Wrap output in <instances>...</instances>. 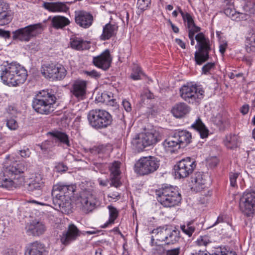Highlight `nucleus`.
<instances>
[{"instance_id":"nucleus-1","label":"nucleus","mask_w":255,"mask_h":255,"mask_svg":"<svg viewBox=\"0 0 255 255\" xmlns=\"http://www.w3.org/2000/svg\"><path fill=\"white\" fill-rule=\"evenodd\" d=\"M26 167L22 163L11 161L9 156L3 164L2 174L0 175V187L7 189L16 187L23 182L20 175Z\"/></svg>"},{"instance_id":"nucleus-2","label":"nucleus","mask_w":255,"mask_h":255,"mask_svg":"<svg viewBox=\"0 0 255 255\" xmlns=\"http://www.w3.org/2000/svg\"><path fill=\"white\" fill-rule=\"evenodd\" d=\"M0 72L3 83L9 86H16L24 83L27 77L26 69L13 62L2 65Z\"/></svg>"},{"instance_id":"nucleus-3","label":"nucleus","mask_w":255,"mask_h":255,"mask_svg":"<svg viewBox=\"0 0 255 255\" xmlns=\"http://www.w3.org/2000/svg\"><path fill=\"white\" fill-rule=\"evenodd\" d=\"M55 95L47 91L39 92L32 100V108L37 113L42 115H49L54 110L56 103Z\"/></svg>"},{"instance_id":"nucleus-4","label":"nucleus","mask_w":255,"mask_h":255,"mask_svg":"<svg viewBox=\"0 0 255 255\" xmlns=\"http://www.w3.org/2000/svg\"><path fill=\"white\" fill-rule=\"evenodd\" d=\"M158 201L164 207H173L178 206L182 198L176 188L172 186H165L156 191Z\"/></svg>"},{"instance_id":"nucleus-5","label":"nucleus","mask_w":255,"mask_h":255,"mask_svg":"<svg viewBox=\"0 0 255 255\" xmlns=\"http://www.w3.org/2000/svg\"><path fill=\"white\" fill-rule=\"evenodd\" d=\"M87 118L90 126L96 129L106 128L113 122L112 117L109 112L99 109L89 111Z\"/></svg>"},{"instance_id":"nucleus-6","label":"nucleus","mask_w":255,"mask_h":255,"mask_svg":"<svg viewBox=\"0 0 255 255\" xmlns=\"http://www.w3.org/2000/svg\"><path fill=\"white\" fill-rule=\"evenodd\" d=\"M161 139V136L160 133L154 130L136 135L132 139L131 144L135 150L140 152L146 147L155 144Z\"/></svg>"},{"instance_id":"nucleus-7","label":"nucleus","mask_w":255,"mask_h":255,"mask_svg":"<svg viewBox=\"0 0 255 255\" xmlns=\"http://www.w3.org/2000/svg\"><path fill=\"white\" fill-rule=\"evenodd\" d=\"M160 165V160L154 156L140 158L135 164L134 170L140 175H148L157 170Z\"/></svg>"},{"instance_id":"nucleus-8","label":"nucleus","mask_w":255,"mask_h":255,"mask_svg":"<svg viewBox=\"0 0 255 255\" xmlns=\"http://www.w3.org/2000/svg\"><path fill=\"white\" fill-rule=\"evenodd\" d=\"M198 43V50L195 53V60L198 65H201L209 58V51L211 50L210 41L205 35L200 32L195 36Z\"/></svg>"},{"instance_id":"nucleus-9","label":"nucleus","mask_w":255,"mask_h":255,"mask_svg":"<svg viewBox=\"0 0 255 255\" xmlns=\"http://www.w3.org/2000/svg\"><path fill=\"white\" fill-rule=\"evenodd\" d=\"M42 31V27L41 23L29 25L13 31L12 39L22 42H28L40 34Z\"/></svg>"},{"instance_id":"nucleus-10","label":"nucleus","mask_w":255,"mask_h":255,"mask_svg":"<svg viewBox=\"0 0 255 255\" xmlns=\"http://www.w3.org/2000/svg\"><path fill=\"white\" fill-rule=\"evenodd\" d=\"M239 208L247 217H253L255 213V191H246L240 198Z\"/></svg>"},{"instance_id":"nucleus-11","label":"nucleus","mask_w":255,"mask_h":255,"mask_svg":"<svg viewBox=\"0 0 255 255\" xmlns=\"http://www.w3.org/2000/svg\"><path fill=\"white\" fill-rule=\"evenodd\" d=\"M41 72L46 78L52 80L63 79L67 71L64 66L60 64L49 63L42 66Z\"/></svg>"},{"instance_id":"nucleus-12","label":"nucleus","mask_w":255,"mask_h":255,"mask_svg":"<svg viewBox=\"0 0 255 255\" xmlns=\"http://www.w3.org/2000/svg\"><path fill=\"white\" fill-rule=\"evenodd\" d=\"M180 96L189 103L199 102L203 98L204 91L195 85H183L180 89Z\"/></svg>"},{"instance_id":"nucleus-13","label":"nucleus","mask_w":255,"mask_h":255,"mask_svg":"<svg viewBox=\"0 0 255 255\" xmlns=\"http://www.w3.org/2000/svg\"><path fill=\"white\" fill-rule=\"evenodd\" d=\"M196 166L195 161L186 157L178 162L174 166L175 174L179 178H184L192 174Z\"/></svg>"},{"instance_id":"nucleus-14","label":"nucleus","mask_w":255,"mask_h":255,"mask_svg":"<svg viewBox=\"0 0 255 255\" xmlns=\"http://www.w3.org/2000/svg\"><path fill=\"white\" fill-rule=\"evenodd\" d=\"M51 194L54 205L62 213L69 214L71 210V198L62 192L55 190L53 188Z\"/></svg>"},{"instance_id":"nucleus-15","label":"nucleus","mask_w":255,"mask_h":255,"mask_svg":"<svg viewBox=\"0 0 255 255\" xmlns=\"http://www.w3.org/2000/svg\"><path fill=\"white\" fill-rule=\"evenodd\" d=\"M98 202L96 198L89 191H83L77 200V204L85 213L93 211Z\"/></svg>"},{"instance_id":"nucleus-16","label":"nucleus","mask_w":255,"mask_h":255,"mask_svg":"<svg viewBox=\"0 0 255 255\" xmlns=\"http://www.w3.org/2000/svg\"><path fill=\"white\" fill-rule=\"evenodd\" d=\"M112 57L108 49L105 50L100 55L95 56L93 58V64L104 71H106L111 67Z\"/></svg>"},{"instance_id":"nucleus-17","label":"nucleus","mask_w":255,"mask_h":255,"mask_svg":"<svg viewBox=\"0 0 255 255\" xmlns=\"http://www.w3.org/2000/svg\"><path fill=\"white\" fill-rule=\"evenodd\" d=\"M26 233L33 236H39L46 230L45 224L39 220L34 219L27 223L25 227Z\"/></svg>"},{"instance_id":"nucleus-18","label":"nucleus","mask_w":255,"mask_h":255,"mask_svg":"<svg viewBox=\"0 0 255 255\" xmlns=\"http://www.w3.org/2000/svg\"><path fill=\"white\" fill-rule=\"evenodd\" d=\"M87 82L82 79L73 81L70 88V92L77 99L83 100L86 93Z\"/></svg>"},{"instance_id":"nucleus-19","label":"nucleus","mask_w":255,"mask_h":255,"mask_svg":"<svg viewBox=\"0 0 255 255\" xmlns=\"http://www.w3.org/2000/svg\"><path fill=\"white\" fill-rule=\"evenodd\" d=\"M80 235V232L77 227L74 224H70L67 231L63 233L60 239L61 242L62 244L67 246L76 240Z\"/></svg>"},{"instance_id":"nucleus-20","label":"nucleus","mask_w":255,"mask_h":255,"mask_svg":"<svg viewBox=\"0 0 255 255\" xmlns=\"http://www.w3.org/2000/svg\"><path fill=\"white\" fill-rule=\"evenodd\" d=\"M120 165L121 162L119 161L114 162L110 167L111 172L110 174V186H114L116 188L120 187L122 185L120 181Z\"/></svg>"},{"instance_id":"nucleus-21","label":"nucleus","mask_w":255,"mask_h":255,"mask_svg":"<svg viewBox=\"0 0 255 255\" xmlns=\"http://www.w3.org/2000/svg\"><path fill=\"white\" fill-rule=\"evenodd\" d=\"M75 21L80 27L86 28L92 25L93 16L86 11L75 12Z\"/></svg>"},{"instance_id":"nucleus-22","label":"nucleus","mask_w":255,"mask_h":255,"mask_svg":"<svg viewBox=\"0 0 255 255\" xmlns=\"http://www.w3.org/2000/svg\"><path fill=\"white\" fill-rule=\"evenodd\" d=\"M118 30V26L115 23L109 22L106 24L103 29V33L100 36V39L102 40H106L117 34Z\"/></svg>"},{"instance_id":"nucleus-23","label":"nucleus","mask_w":255,"mask_h":255,"mask_svg":"<svg viewBox=\"0 0 255 255\" xmlns=\"http://www.w3.org/2000/svg\"><path fill=\"white\" fill-rule=\"evenodd\" d=\"M44 250V245L38 241H35L28 245L25 255H43Z\"/></svg>"},{"instance_id":"nucleus-24","label":"nucleus","mask_w":255,"mask_h":255,"mask_svg":"<svg viewBox=\"0 0 255 255\" xmlns=\"http://www.w3.org/2000/svg\"><path fill=\"white\" fill-rule=\"evenodd\" d=\"M190 111V107L185 103H179L172 108L171 112L175 117L181 118L188 114Z\"/></svg>"},{"instance_id":"nucleus-25","label":"nucleus","mask_w":255,"mask_h":255,"mask_svg":"<svg viewBox=\"0 0 255 255\" xmlns=\"http://www.w3.org/2000/svg\"><path fill=\"white\" fill-rule=\"evenodd\" d=\"M44 186V182L40 174L36 175L34 178L31 179L28 184L27 189L29 191H37L38 194L41 192V190Z\"/></svg>"},{"instance_id":"nucleus-26","label":"nucleus","mask_w":255,"mask_h":255,"mask_svg":"<svg viewBox=\"0 0 255 255\" xmlns=\"http://www.w3.org/2000/svg\"><path fill=\"white\" fill-rule=\"evenodd\" d=\"M70 23V20L64 16L56 15L51 19V25L55 29H63Z\"/></svg>"},{"instance_id":"nucleus-27","label":"nucleus","mask_w":255,"mask_h":255,"mask_svg":"<svg viewBox=\"0 0 255 255\" xmlns=\"http://www.w3.org/2000/svg\"><path fill=\"white\" fill-rule=\"evenodd\" d=\"M8 5L3 1H0V25L8 24L11 17L8 11Z\"/></svg>"},{"instance_id":"nucleus-28","label":"nucleus","mask_w":255,"mask_h":255,"mask_svg":"<svg viewBox=\"0 0 255 255\" xmlns=\"http://www.w3.org/2000/svg\"><path fill=\"white\" fill-rule=\"evenodd\" d=\"M49 134L52 136L53 140L55 142L65 144L67 146L70 145L69 136L66 133L60 131H54L49 132Z\"/></svg>"},{"instance_id":"nucleus-29","label":"nucleus","mask_w":255,"mask_h":255,"mask_svg":"<svg viewBox=\"0 0 255 255\" xmlns=\"http://www.w3.org/2000/svg\"><path fill=\"white\" fill-rule=\"evenodd\" d=\"M174 135L181 147H184L189 144L191 139V134L186 130H181L176 132Z\"/></svg>"},{"instance_id":"nucleus-30","label":"nucleus","mask_w":255,"mask_h":255,"mask_svg":"<svg viewBox=\"0 0 255 255\" xmlns=\"http://www.w3.org/2000/svg\"><path fill=\"white\" fill-rule=\"evenodd\" d=\"M53 188L55 190L62 192L64 194L68 196L70 198L73 195L76 190V186L73 184L65 185L62 183H58L53 186Z\"/></svg>"},{"instance_id":"nucleus-31","label":"nucleus","mask_w":255,"mask_h":255,"mask_svg":"<svg viewBox=\"0 0 255 255\" xmlns=\"http://www.w3.org/2000/svg\"><path fill=\"white\" fill-rule=\"evenodd\" d=\"M163 145L167 151L171 152L181 147L174 135L165 139L163 142Z\"/></svg>"},{"instance_id":"nucleus-32","label":"nucleus","mask_w":255,"mask_h":255,"mask_svg":"<svg viewBox=\"0 0 255 255\" xmlns=\"http://www.w3.org/2000/svg\"><path fill=\"white\" fill-rule=\"evenodd\" d=\"M70 44L72 48L78 50H83L84 49H88L90 48V43L87 41H84L83 39L74 37L71 38Z\"/></svg>"},{"instance_id":"nucleus-33","label":"nucleus","mask_w":255,"mask_h":255,"mask_svg":"<svg viewBox=\"0 0 255 255\" xmlns=\"http://www.w3.org/2000/svg\"><path fill=\"white\" fill-rule=\"evenodd\" d=\"M110 146L105 145L95 146L91 149V152L93 154H97L99 157L106 158L109 156L111 151Z\"/></svg>"},{"instance_id":"nucleus-34","label":"nucleus","mask_w":255,"mask_h":255,"mask_svg":"<svg viewBox=\"0 0 255 255\" xmlns=\"http://www.w3.org/2000/svg\"><path fill=\"white\" fill-rule=\"evenodd\" d=\"M170 228H168L167 226L160 227L154 229L152 231V233L156 234L157 240L165 243L167 237H168L170 233Z\"/></svg>"},{"instance_id":"nucleus-35","label":"nucleus","mask_w":255,"mask_h":255,"mask_svg":"<svg viewBox=\"0 0 255 255\" xmlns=\"http://www.w3.org/2000/svg\"><path fill=\"white\" fill-rule=\"evenodd\" d=\"M192 182L194 184L195 188L200 190L206 187V180L201 172L196 173L192 177Z\"/></svg>"},{"instance_id":"nucleus-36","label":"nucleus","mask_w":255,"mask_h":255,"mask_svg":"<svg viewBox=\"0 0 255 255\" xmlns=\"http://www.w3.org/2000/svg\"><path fill=\"white\" fill-rule=\"evenodd\" d=\"M43 6L52 12L65 11L67 9L66 4L62 2H44Z\"/></svg>"},{"instance_id":"nucleus-37","label":"nucleus","mask_w":255,"mask_h":255,"mask_svg":"<svg viewBox=\"0 0 255 255\" xmlns=\"http://www.w3.org/2000/svg\"><path fill=\"white\" fill-rule=\"evenodd\" d=\"M191 127L199 132L201 138H204L208 136V130L202 122L200 119H198Z\"/></svg>"},{"instance_id":"nucleus-38","label":"nucleus","mask_w":255,"mask_h":255,"mask_svg":"<svg viewBox=\"0 0 255 255\" xmlns=\"http://www.w3.org/2000/svg\"><path fill=\"white\" fill-rule=\"evenodd\" d=\"M179 233L176 230H170V233L165 241V245H173L177 243L180 239Z\"/></svg>"},{"instance_id":"nucleus-39","label":"nucleus","mask_w":255,"mask_h":255,"mask_svg":"<svg viewBox=\"0 0 255 255\" xmlns=\"http://www.w3.org/2000/svg\"><path fill=\"white\" fill-rule=\"evenodd\" d=\"M191 255H237L235 252L227 251L226 249L221 248L217 249L216 251L211 254H207L204 252L199 251L198 253L192 254Z\"/></svg>"},{"instance_id":"nucleus-40","label":"nucleus","mask_w":255,"mask_h":255,"mask_svg":"<svg viewBox=\"0 0 255 255\" xmlns=\"http://www.w3.org/2000/svg\"><path fill=\"white\" fill-rule=\"evenodd\" d=\"M239 144V141L237 135L234 134L227 137L226 145L228 148L230 149L236 148Z\"/></svg>"},{"instance_id":"nucleus-41","label":"nucleus","mask_w":255,"mask_h":255,"mask_svg":"<svg viewBox=\"0 0 255 255\" xmlns=\"http://www.w3.org/2000/svg\"><path fill=\"white\" fill-rule=\"evenodd\" d=\"M178 12L181 14L183 20L185 22L187 23L188 28L191 27L193 25L194 21L192 16L187 12L183 11L180 7H178Z\"/></svg>"},{"instance_id":"nucleus-42","label":"nucleus","mask_w":255,"mask_h":255,"mask_svg":"<svg viewBox=\"0 0 255 255\" xmlns=\"http://www.w3.org/2000/svg\"><path fill=\"white\" fill-rule=\"evenodd\" d=\"M108 209L110 212V217L108 221L105 224V227H107L109 224L113 223L117 219L119 214L117 209L112 206H109Z\"/></svg>"},{"instance_id":"nucleus-43","label":"nucleus","mask_w":255,"mask_h":255,"mask_svg":"<svg viewBox=\"0 0 255 255\" xmlns=\"http://www.w3.org/2000/svg\"><path fill=\"white\" fill-rule=\"evenodd\" d=\"M192 223L189 222L186 225H182L181 226L182 231L185 233L189 237H191L195 231V227L191 226Z\"/></svg>"},{"instance_id":"nucleus-44","label":"nucleus","mask_w":255,"mask_h":255,"mask_svg":"<svg viewBox=\"0 0 255 255\" xmlns=\"http://www.w3.org/2000/svg\"><path fill=\"white\" fill-rule=\"evenodd\" d=\"M150 3V0H137V6L141 11L145 10Z\"/></svg>"},{"instance_id":"nucleus-45","label":"nucleus","mask_w":255,"mask_h":255,"mask_svg":"<svg viewBox=\"0 0 255 255\" xmlns=\"http://www.w3.org/2000/svg\"><path fill=\"white\" fill-rule=\"evenodd\" d=\"M51 142L50 141H45L41 144L38 145L41 150L44 153H46L50 150L51 147Z\"/></svg>"},{"instance_id":"nucleus-46","label":"nucleus","mask_w":255,"mask_h":255,"mask_svg":"<svg viewBox=\"0 0 255 255\" xmlns=\"http://www.w3.org/2000/svg\"><path fill=\"white\" fill-rule=\"evenodd\" d=\"M215 67L214 62H208L202 68V73L207 74L211 70L214 69Z\"/></svg>"},{"instance_id":"nucleus-47","label":"nucleus","mask_w":255,"mask_h":255,"mask_svg":"<svg viewBox=\"0 0 255 255\" xmlns=\"http://www.w3.org/2000/svg\"><path fill=\"white\" fill-rule=\"evenodd\" d=\"M238 173L231 172L230 173V181L231 186L235 187L237 186L236 180L239 176Z\"/></svg>"},{"instance_id":"nucleus-48","label":"nucleus","mask_w":255,"mask_h":255,"mask_svg":"<svg viewBox=\"0 0 255 255\" xmlns=\"http://www.w3.org/2000/svg\"><path fill=\"white\" fill-rule=\"evenodd\" d=\"M6 126L11 130H15L18 127L17 123L13 119H10L7 121Z\"/></svg>"},{"instance_id":"nucleus-49","label":"nucleus","mask_w":255,"mask_h":255,"mask_svg":"<svg viewBox=\"0 0 255 255\" xmlns=\"http://www.w3.org/2000/svg\"><path fill=\"white\" fill-rule=\"evenodd\" d=\"M84 73L86 74L87 76H90L91 78H94L95 79H98L101 77V73L98 72L97 71L95 70H93L90 71H85Z\"/></svg>"},{"instance_id":"nucleus-50","label":"nucleus","mask_w":255,"mask_h":255,"mask_svg":"<svg viewBox=\"0 0 255 255\" xmlns=\"http://www.w3.org/2000/svg\"><path fill=\"white\" fill-rule=\"evenodd\" d=\"M19 154L22 157L26 158L30 156L31 152L28 148H24L23 149L19 150Z\"/></svg>"},{"instance_id":"nucleus-51","label":"nucleus","mask_w":255,"mask_h":255,"mask_svg":"<svg viewBox=\"0 0 255 255\" xmlns=\"http://www.w3.org/2000/svg\"><path fill=\"white\" fill-rule=\"evenodd\" d=\"M180 252V248L178 247L166 251L165 255H179Z\"/></svg>"},{"instance_id":"nucleus-52","label":"nucleus","mask_w":255,"mask_h":255,"mask_svg":"<svg viewBox=\"0 0 255 255\" xmlns=\"http://www.w3.org/2000/svg\"><path fill=\"white\" fill-rule=\"evenodd\" d=\"M246 44L255 46V34L252 33L251 36H248L246 38Z\"/></svg>"},{"instance_id":"nucleus-53","label":"nucleus","mask_w":255,"mask_h":255,"mask_svg":"<svg viewBox=\"0 0 255 255\" xmlns=\"http://www.w3.org/2000/svg\"><path fill=\"white\" fill-rule=\"evenodd\" d=\"M122 105L123 106V107L124 108L125 110L127 112H129L131 111V107L130 103L127 101L126 99L123 100L122 102Z\"/></svg>"},{"instance_id":"nucleus-54","label":"nucleus","mask_w":255,"mask_h":255,"mask_svg":"<svg viewBox=\"0 0 255 255\" xmlns=\"http://www.w3.org/2000/svg\"><path fill=\"white\" fill-rule=\"evenodd\" d=\"M224 13L226 15L233 19L236 12L234 9L230 8H226L225 9Z\"/></svg>"},{"instance_id":"nucleus-55","label":"nucleus","mask_w":255,"mask_h":255,"mask_svg":"<svg viewBox=\"0 0 255 255\" xmlns=\"http://www.w3.org/2000/svg\"><path fill=\"white\" fill-rule=\"evenodd\" d=\"M4 255H17L16 251L13 249H6L3 251Z\"/></svg>"},{"instance_id":"nucleus-56","label":"nucleus","mask_w":255,"mask_h":255,"mask_svg":"<svg viewBox=\"0 0 255 255\" xmlns=\"http://www.w3.org/2000/svg\"><path fill=\"white\" fill-rule=\"evenodd\" d=\"M227 45H228V44L226 41H225V42L223 41V42L220 44L219 51L222 55H223L224 54V53L226 50V48L227 47Z\"/></svg>"},{"instance_id":"nucleus-57","label":"nucleus","mask_w":255,"mask_h":255,"mask_svg":"<svg viewBox=\"0 0 255 255\" xmlns=\"http://www.w3.org/2000/svg\"><path fill=\"white\" fill-rule=\"evenodd\" d=\"M10 36V31L0 29V37L9 38Z\"/></svg>"},{"instance_id":"nucleus-58","label":"nucleus","mask_w":255,"mask_h":255,"mask_svg":"<svg viewBox=\"0 0 255 255\" xmlns=\"http://www.w3.org/2000/svg\"><path fill=\"white\" fill-rule=\"evenodd\" d=\"M94 165L101 171L104 170L105 168L106 167V164L104 163L96 162Z\"/></svg>"},{"instance_id":"nucleus-59","label":"nucleus","mask_w":255,"mask_h":255,"mask_svg":"<svg viewBox=\"0 0 255 255\" xmlns=\"http://www.w3.org/2000/svg\"><path fill=\"white\" fill-rule=\"evenodd\" d=\"M246 49L248 53L254 52L255 51V46L246 44Z\"/></svg>"},{"instance_id":"nucleus-60","label":"nucleus","mask_w":255,"mask_h":255,"mask_svg":"<svg viewBox=\"0 0 255 255\" xmlns=\"http://www.w3.org/2000/svg\"><path fill=\"white\" fill-rule=\"evenodd\" d=\"M249 110V107L248 105H244L241 108V112L243 115H246L248 113Z\"/></svg>"},{"instance_id":"nucleus-61","label":"nucleus","mask_w":255,"mask_h":255,"mask_svg":"<svg viewBox=\"0 0 255 255\" xmlns=\"http://www.w3.org/2000/svg\"><path fill=\"white\" fill-rule=\"evenodd\" d=\"M175 41L181 48L183 49L185 48V44L182 40L176 38Z\"/></svg>"},{"instance_id":"nucleus-62","label":"nucleus","mask_w":255,"mask_h":255,"mask_svg":"<svg viewBox=\"0 0 255 255\" xmlns=\"http://www.w3.org/2000/svg\"><path fill=\"white\" fill-rule=\"evenodd\" d=\"M140 76L141 75L139 73H135L133 72L131 74L130 77L132 79L134 80H137L140 79Z\"/></svg>"},{"instance_id":"nucleus-63","label":"nucleus","mask_w":255,"mask_h":255,"mask_svg":"<svg viewBox=\"0 0 255 255\" xmlns=\"http://www.w3.org/2000/svg\"><path fill=\"white\" fill-rule=\"evenodd\" d=\"M108 104L109 105H111L113 107H117L118 106L117 103L116 102V100L115 99H110L108 101Z\"/></svg>"},{"instance_id":"nucleus-64","label":"nucleus","mask_w":255,"mask_h":255,"mask_svg":"<svg viewBox=\"0 0 255 255\" xmlns=\"http://www.w3.org/2000/svg\"><path fill=\"white\" fill-rule=\"evenodd\" d=\"M191 28L192 29L195 33L199 32L201 30V28L196 26L195 23H194L193 25H192Z\"/></svg>"}]
</instances>
